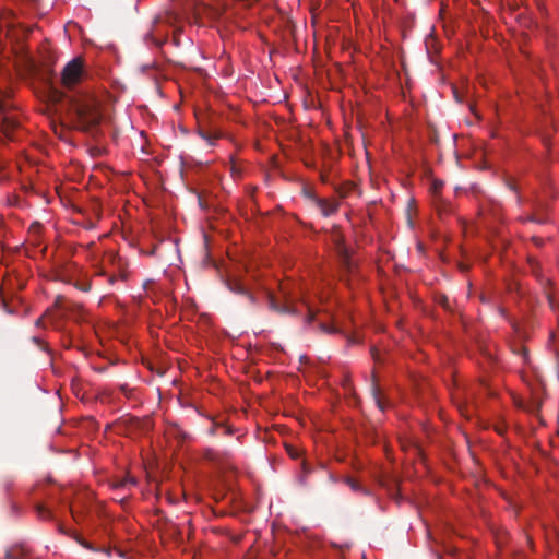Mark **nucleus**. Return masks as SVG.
<instances>
[{
  "mask_svg": "<svg viewBox=\"0 0 559 559\" xmlns=\"http://www.w3.org/2000/svg\"><path fill=\"white\" fill-rule=\"evenodd\" d=\"M76 116L84 128H91L99 123L100 112L95 99L86 98L75 105Z\"/></svg>",
  "mask_w": 559,
  "mask_h": 559,
  "instance_id": "obj_1",
  "label": "nucleus"
},
{
  "mask_svg": "<svg viewBox=\"0 0 559 559\" xmlns=\"http://www.w3.org/2000/svg\"><path fill=\"white\" fill-rule=\"evenodd\" d=\"M271 306L275 309L277 308L273 299H271Z\"/></svg>",
  "mask_w": 559,
  "mask_h": 559,
  "instance_id": "obj_8",
  "label": "nucleus"
},
{
  "mask_svg": "<svg viewBox=\"0 0 559 559\" xmlns=\"http://www.w3.org/2000/svg\"><path fill=\"white\" fill-rule=\"evenodd\" d=\"M195 3V0H191V5Z\"/></svg>",
  "mask_w": 559,
  "mask_h": 559,
  "instance_id": "obj_9",
  "label": "nucleus"
},
{
  "mask_svg": "<svg viewBox=\"0 0 559 559\" xmlns=\"http://www.w3.org/2000/svg\"><path fill=\"white\" fill-rule=\"evenodd\" d=\"M14 127V122L10 121L9 119H5L3 121V132H4V135L10 139L12 135H11V129Z\"/></svg>",
  "mask_w": 559,
  "mask_h": 559,
  "instance_id": "obj_5",
  "label": "nucleus"
},
{
  "mask_svg": "<svg viewBox=\"0 0 559 559\" xmlns=\"http://www.w3.org/2000/svg\"><path fill=\"white\" fill-rule=\"evenodd\" d=\"M314 201L324 216L332 215L337 210V202L333 199L316 198Z\"/></svg>",
  "mask_w": 559,
  "mask_h": 559,
  "instance_id": "obj_4",
  "label": "nucleus"
},
{
  "mask_svg": "<svg viewBox=\"0 0 559 559\" xmlns=\"http://www.w3.org/2000/svg\"><path fill=\"white\" fill-rule=\"evenodd\" d=\"M281 290H282L283 298L285 301L284 307L281 309L282 311L292 312V313H301L302 312L301 308H305L309 314V320L313 319L312 310L310 309L309 305L304 299V297L299 298V296H297L295 294L287 293L286 288L284 286L281 287Z\"/></svg>",
  "mask_w": 559,
  "mask_h": 559,
  "instance_id": "obj_2",
  "label": "nucleus"
},
{
  "mask_svg": "<svg viewBox=\"0 0 559 559\" xmlns=\"http://www.w3.org/2000/svg\"><path fill=\"white\" fill-rule=\"evenodd\" d=\"M83 75V61L80 58H74L64 67L62 71V84L66 87L76 85Z\"/></svg>",
  "mask_w": 559,
  "mask_h": 559,
  "instance_id": "obj_3",
  "label": "nucleus"
},
{
  "mask_svg": "<svg viewBox=\"0 0 559 559\" xmlns=\"http://www.w3.org/2000/svg\"><path fill=\"white\" fill-rule=\"evenodd\" d=\"M441 186H442L441 183H438V182L436 181V182L433 183V190H435V192H438V191H439V189L441 188Z\"/></svg>",
  "mask_w": 559,
  "mask_h": 559,
  "instance_id": "obj_6",
  "label": "nucleus"
},
{
  "mask_svg": "<svg viewBox=\"0 0 559 559\" xmlns=\"http://www.w3.org/2000/svg\"><path fill=\"white\" fill-rule=\"evenodd\" d=\"M376 403H377V405H378V407H379V408H382V405H381L380 400L376 399Z\"/></svg>",
  "mask_w": 559,
  "mask_h": 559,
  "instance_id": "obj_7",
  "label": "nucleus"
}]
</instances>
